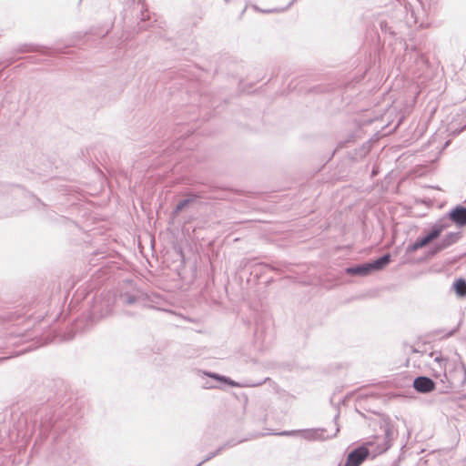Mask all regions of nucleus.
I'll list each match as a JSON object with an SVG mask.
<instances>
[{
    "mask_svg": "<svg viewBox=\"0 0 466 466\" xmlns=\"http://www.w3.org/2000/svg\"><path fill=\"white\" fill-rule=\"evenodd\" d=\"M275 11H278L277 9H274V10H265L264 12L265 13H271V12H275Z\"/></svg>",
    "mask_w": 466,
    "mask_h": 466,
    "instance_id": "nucleus-19",
    "label": "nucleus"
},
{
    "mask_svg": "<svg viewBox=\"0 0 466 466\" xmlns=\"http://www.w3.org/2000/svg\"><path fill=\"white\" fill-rule=\"evenodd\" d=\"M234 445H235V443H233V442L226 443L225 445L219 447L216 451L209 453L202 461H200L196 466H201L206 461H208L211 460L212 458H214L215 456L218 455L226 447H232Z\"/></svg>",
    "mask_w": 466,
    "mask_h": 466,
    "instance_id": "nucleus-15",
    "label": "nucleus"
},
{
    "mask_svg": "<svg viewBox=\"0 0 466 466\" xmlns=\"http://www.w3.org/2000/svg\"><path fill=\"white\" fill-rule=\"evenodd\" d=\"M226 2H228V0H226Z\"/></svg>",
    "mask_w": 466,
    "mask_h": 466,
    "instance_id": "nucleus-20",
    "label": "nucleus"
},
{
    "mask_svg": "<svg viewBox=\"0 0 466 466\" xmlns=\"http://www.w3.org/2000/svg\"><path fill=\"white\" fill-rule=\"evenodd\" d=\"M339 427L336 426L335 431L332 434H325L327 431L325 429L308 430V431H302L300 432H301L302 436L307 440H313V441L321 440V441H323V440H327V439L336 436L337 433L339 432Z\"/></svg>",
    "mask_w": 466,
    "mask_h": 466,
    "instance_id": "nucleus-5",
    "label": "nucleus"
},
{
    "mask_svg": "<svg viewBox=\"0 0 466 466\" xmlns=\"http://www.w3.org/2000/svg\"><path fill=\"white\" fill-rule=\"evenodd\" d=\"M449 218L459 226L466 225V207L457 206L450 211Z\"/></svg>",
    "mask_w": 466,
    "mask_h": 466,
    "instance_id": "nucleus-8",
    "label": "nucleus"
},
{
    "mask_svg": "<svg viewBox=\"0 0 466 466\" xmlns=\"http://www.w3.org/2000/svg\"><path fill=\"white\" fill-rule=\"evenodd\" d=\"M413 387L420 393H429L435 389V383L429 377L420 376L413 380Z\"/></svg>",
    "mask_w": 466,
    "mask_h": 466,
    "instance_id": "nucleus-7",
    "label": "nucleus"
},
{
    "mask_svg": "<svg viewBox=\"0 0 466 466\" xmlns=\"http://www.w3.org/2000/svg\"><path fill=\"white\" fill-rule=\"evenodd\" d=\"M299 431H281L279 433H278V435H280V436H292L296 433H298Z\"/></svg>",
    "mask_w": 466,
    "mask_h": 466,
    "instance_id": "nucleus-18",
    "label": "nucleus"
},
{
    "mask_svg": "<svg viewBox=\"0 0 466 466\" xmlns=\"http://www.w3.org/2000/svg\"><path fill=\"white\" fill-rule=\"evenodd\" d=\"M461 238V234L459 232H450L446 234L439 242H437L433 249L431 250V254L434 255L450 246L456 243Z\"/></svg>",
    "mask_w": 466,
    "mask_h": 466,
    "instance_id": "nucleus-4",
    "label": "nucleus"
},
{
    "mask_svg": "<svg viewBox=\"0 0 466 466\" xmlns=\"http://www.w3.org/2000/svg\"><path fill=\"white\" fill-rule=\"evenodd\" d=\"M394 437V431L393 430L387 426L384 429V446L382 448V451H387L390 446V441H392Z\"/></svg>",
    "mask_w": 466,
    "mask_h": 466,
    "instance_id": "nucleus-14",
    "label": "nucleus"
},
{
    "mask_svg": "<svg viewBox=\"0 0 466 466\" xmlns=\"http://www.w3.org/2000/svg\"><path fill=\"white\" fill-rule=\"evenodd\" d=\"M407 10L406 21L409 25H424L425 11L420 0H411L405 5Z\"/></svg>",
    "mask_w": 466,
    "mask_h": 466,
    "instance_id": "nucleus-2",
    "label": "nucleus"
},
{
    "mask_svg": "<svg viewBox=\"0 0 466 466\" xmlns=\"http://www.w3.org/2000/svg\"><path fill=\"white\" fill-rule=\"evenodd\" d=\"M346 272L350 275L367 276L371 272L369 263H363L355 267L346 268Z\"/></svg>",
    "mask_w": 466,
    "mask_h": 466,
    "instance_id": "nucleus-11",
    "label": "nucleus"
},
{
    "mask_svg": "<svg viewBox=\"0 0 466 466\" xmlns=\"http://www.w3.org/2000/svg\"><path fill=\"white\" fill-rule=\"evenodd\" d=\"M446 227L447 225L443 223L442 220L436 222L432 226L431 231L427 235H425V238L428 240V242L431 243L434 239L438 238Z\"/></svg>",
    "mask_w": 466,
    "mask_h": 466,
    "instance_id": "nucleus-9",
    "label": "nucleus"
},
{
    "mask_svg": "<svg viewBox=\"0 0 466 466\" xmlns=\"http://www.w3.org/2000/svg\"><path fill=\"white\" fill-rule=\"evenodd\" d=\"M209 377L217 380H219V381H222V382H225L232 387H238V388H248V387H258L260 385H262L266 380H268V378L265 379L264 380L262 381H258V382H243V383H240V382H237L235 380H232L231 379L226 377V376H222V375H219V374H217V373H209L208 374Z\"/></svg>",
    "mask_w": 466,
    "mask_h": 466,
    "instance_id": "nucleus-6",
    "label": "nucleus"
},
{
    "mask_svg": "<svg viewBox=\"0 0 466 466\" xmlns=\"http://www.w3.org/2000/svg\"><path fill=\"white\" fill-rule=\"evenodd\" d=\"M451 289L458 298H466V280L462 278L456 279L452 284Z\"/></svg>",
    "mask_w": 466,
    "mask_h": 466,
    "instance_id": "nucleus-12",
    "label": "nucleus"
},
{
    "mask_svg": "<svg viewBox=\"0 0 466 466\" xmlns=\"http://www.w3.org/2000/svg\"><path fill=\"white\" fill-rule=\"evenodd\" d=\"M192 200L190 198H187V199H183L181 201L178 202V204L176 206V208L174 210V212L176 214L179 213L180 211H182Z\"/></svg>",
    "mask_w": 466,
    "mask_h": 466,
    "instance_id": "nucleus-16",
    "label": "nucleus"
},
{
    "mask_svg": "<svg viewBox=\"0 0 466 466\" xmlns=\"http://www.w3.org/2000/svg\"><path fill=\"white\" fill-rule=\"evenodd\" d=\"M368 456V449L363 446L359 447L349 453L344 466H360Z\"/></svg>",
    "mask_w": 466,
    "mask_h": 466,
    "instance_id": "nucleus-3",
    "label": "nucleus"
},
{
    "mask_svg": "<svg viewBox=\"0 0 466 466\" xmlns=\"http://www.w3.org/2000/svg\"><path fill=\"white\" fill-rule=\"evenodd\" d=\"M123 299H124V302L127 305L135 304L138 300L137 297L128 295V294L125 295Z\"/></svg>",
    "mask_w": 466,
    "mask_h": 466,
    "instance_id": "nucleus-17",
    "label": "nucleus"
},
{
    "mask_svg": "<svg viewBox=\"0 0 466 466\" xmlns=\"http://www.w3.org/2000/svg\"><path fill=\"white\" fill-rule=\"evenodd\" d=\"M429 244L428 240L426 239L425 236L422 238H418L414 243L409 245L406 248L407 253H412L418 250L419 248H421Z\"/></svg>",
    "mask_w": 466,
    "mask_h": 466,
    "instance_id": "nucleus-13",
    "label": "nucleus"
},
{
    "mask_svg": "<svg viewBox=\"0 0 466 466\" xmlns=\"http://www.w3.org/2000/svg\"><path fill=\"white\" fill-rule=\"evenodd\" d=\"M390 254L387 253L371 262H368L370 270L374 271L383 269L390 262Z\"/></svg>",
    "mask_w": 466,
    "mask_h": 466,
    "instance_id": "nucleus-10",
    "label": "nucleus"
},
{
    "mask_svg": "<svg viewBox=\"0 0 466 466\" xmlns=\"http://www.w3.org/2000/svg\"><path fill=\"white\" fill-rule=\"evenodd\" d=\"M445 378L451 389L461 390L466 384V366L460 361L454 363L453 367L445 373Z\"/></svg>",
    "mask_w": 466,
    "mask_h": 466,
    "instance_id": "nucleus-1",
    "label": "nucleus"
}]
</instances>
